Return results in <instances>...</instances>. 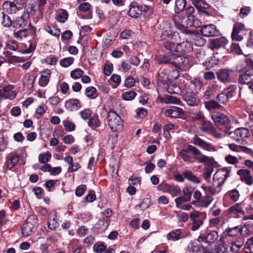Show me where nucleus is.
I'll list each match as a JSON object with an SVG mask.
<instances>
[{
	"label": "nucleus",
	"instance_id": "nucleus-30",
	"mask_svg": "<svg viewBox=\"0 0 253 253\" xmlns=\"http://www.w3.org/2000/svg\"><path fill=\"white\" fill-rule=\"evenodd\" d=\"M3 9L6 12L9 14H15L19 10L17 8L16 6L12 2H5L3 4Z\"/></svg>",
	"mask_w": 253,
	"mask_h": 253
},
{
	"label": "nucleus",
	"instance_id": "nucleus-62",
	"mask_svg": "<svg viewBox=\"0 0 253 253\" xmlns=\"http://www.w3.org/2000/svg\"><path fill=\"white\" fill-rule=\"evenodd\" d=\"M113 71V64L109 62L105 63L103 72L106 76H110Z\"/></svg>",
	"mask_w": 253,
	"mask_h": 253
},
{
	"label": "nucleus",
	"instance_id": "nucleus-48",
	"mask_svg": "<svg viewBox=\"0 0 253 253\" xmlns=\"http://www.w3.org/2000/svg\"><path fill=\"white\" fill-rule=\"evenodd\" d=\"M194 5L198 8L207 9L209 5L204 0H191Z\"/></svg>",
	"mask_w": 253,
	"mask_h": 253
},
{
	"label": "nucleus",
	"instance_id": "nucleus-9",
	"mask_svg": "<svg viewBox=\"0 0 253 253\" xmlns=\"http://www.w3.org/2000/svg\"><path fill=\"white\" fill-rule=\"evenodd\" d=\"M181 151L187 153L192 152L195 159L200 163L205 162L208 159L207 156L203 155L198 148L191 145L185 146Z\"/></svg>",
	"mask_w": 253,
	"mask_h": 253
},
{
	"label": "nucleus",
	"instance_id": "nucleus-64",
	"mask_svg": "<svg viewBox=\"0 0 253 253\" xmlns=\"http://www.w3.org/2000/svg\"><path fill=\"white\" fill-rule=\"evenodd\" d=\"M86 186L85 185H81L77 187L76 189L75 194L77 197H81L86 190Z\"/></svg>",
	"mask_w": 253,
	"mask_h": 253
},
{
	"label": "nucleus",
	"instance_id": "nucleus-34",
	"mask_svg": "<svg viewBox=\"0 0 253 253\" xmlns=\"http://www.w3.org/2000/svg\"><path fill=\"white\" fill-rule=\"evenodd\" d=\"M182 174L183 175L184 178L187 179L189 181H190L194 183H200V179L195 175H194L189 170H186L183 171Z\"/></svg>",
	"mask_w": 253,
	"mask_h": 253
},
{
	"label": "nucleus",
	"instance_id": "nucleus-1",
	"mask_svg": "<svg viewBox=\"0 0 253 253\" xmlns=\"http://www.w3.org/2000/svg\"><path fill=\"white\" fill-rule=\"evenodd\" d=\"M211 119L219 129L228 133L231 128V121L226 115L215 112L211 115Z\"/></svg>",
	"mask_w": 253,
	"mask_h": 253
},
{
	"label": "nucleus",
	"instance_id": "nucleus-60",
	"mask_svg": "<svg viewBox=\"0 0 253 253\" xmlns=\"http://www.w3.org/2000/svg\"><path fill=\"white\" fill-rule=\"evenodd\" d=\"M164 45L167 49L177 52V44L175 45L173 42L166 41L164 42Z\"/></svg>",
	"mask_w": 253,
	"mask_h": 253
},
{
	"label": "nucleus",
	"instance_id": "nucleus-18",
	"mask_svg": "<svg viewBox=\"0 0 253 253\" xmlns=\"http://www.w3.org/2000/svg\"><path fill=\"white\" fill-rule=\"evenodd\" d=\"M17 150L9 154L6 158L5 166L9 169L13 168L19 161V157L17 155Z\"/></svg>",
	"mask_w": 253,
	"mask_h": 253
},
{
	"label": "nucleus",
	"instance_id": "nucleus-23",
	"mask_svg": "<svg viewBox=\"0 0 253 253\" xmlns=\"http://www.w3.org/2000/svg\"><path fill=\"white\" fill-rule=\"evenodd\" d=\"M59 224L57 220L56 212L55 211H52L49 214V220L47 226L48 228L51 230H55L58 227Z\"/></svg>",
	"mask_w": 253,
	"mask_h": 253
},
{
	"label": "nucleus",
	"instance_id": "nucleus-46",
	"mask_svg": "<svg viewBox=\"0 0 253 253\" xmlns=\"http://www.w3.org/2000/svg\"><path fill=\"white\" fill-rule=\"evenodd\" d=\"M205 108L208 110L216 109L220 107V105L215 100H210L204 103Z\"/></svg>",
	"mask_w": 253,
	"mask_h": 253
},
{
	"label": "nucleus",
	"instance_id": "nucleus-59",
	"mask_svg": "<svg viewBox=\"0 0 253 253\" xmlns=\"http://www.w3.org/2000/svg\"><path fill=\"white\" fill-rule=\"evenodd\" d=\"M191 119L194 121H203L205 118L203 113L201 111L195 112L191 114Z\"/></svg>",
	"mask_w": 253,
	"mask_h": 253
},
{
	"label": "nucleus",
	"instance_id": "nucleus-5",
	"mask_svg": "<svg viewBox=\"0 0 253 253\" xmlns=\"http://www.w3.org/2000/svg\"><path fill=\"white\" fill-rule=\"evenodd\" d=\"M231 170L227 168L218 169L213 177V184L217 187H220L224 183L227 177L230 176Z\"/></svg>",
	"mask_w": 253,
	"mask_h": 253
},
{
	"label": "nucleus",
	"instance_id": "nucleus-55",
	"mask_svg": "<svg viewBox=\"0 0 253 253\" xmlns=\"http://www.w3.org/2000/svg\"><path fill=\"white\" fill-rule=\"evenodd\" d=\"M83 74L84 71L82 69L77 68L71 72L70 76L72 79L77 80L80 78Z\"/></svg>",
	"mask_w": 253,
	"mask_h": 253
},
{
	"label": "nucleus",
	"instance_id": "nucleus-42",
	"mask_svg": "<svg viewBox=\"0 0 253 253\" xmlns=\"http://www.w3.org/2000/svg\"><path fill=\"white\" fill-rule=\"evenodd\" d=\"M177 35V33H172L170 30H165L162 33L161 38L162 41H167L172 39L173 36H176Z\"/></svg>",
	"mask_w": 253,
	"mask_h": 253
},
{
	"label": "nucleus",
	"instance_id": "nucleus-28",
	"mask_svg": "<svg viewBox=\"0 0 253 253\" xmlns=\"http://www.w3.org/2000/svg\"><path fill=\"white\" fill-rule=\"evenodd\" d=\"M35 31L32 28L20 30L14 33V37L17 39H21L34 34Z\"/></svg>",
	"mask_w": 253,
	"mask_h": 253
},
{
	"label": "nucleus",
	"instance_id": "nucleus-63",
	"mask_svg": "<svg viewBox=\"0 0 253 253\" xmlns=\"http://www.w3.org/2000/svg\"><path fill=\"white\" fill-rule=\"evenodd\" d=\"M175 203L177 208H179L182 204L185 202H189L190 200L184 196H180L175 199Z\"/></svg>",
	"mask_w": 253,
	"mask_h": 253
},
{
	"label": "nucleus",
	"instance_id": "nucleus-50",
	"mask_svg": "<svg viewBox=\"0 0 253 253\" xmlns=\"http://www.w3.org/2000/svg\"><path fill=\"white\" fill-rule=\"evenodd\" d=\"M136 95V93L135 92L130 90L129 91H126L123 93L122 94V98L126 101H131L133 100Z\"/></svg>",
	"mask_w": 253,
	"mask_h": 253
},
{
	"label": "nucleus",
	"instance_id": "nucleus-39",
	"mask_svg": "<svg viewBox=\"0 0 253 253\" xmlns=\"http://www.w3.org/2000/svg\"><path fill=\"white\" fill-rule=\"evenodd\" d=\"M88 126L93 129L99 127L100 126V122L99 120L98 117L96 115L93 116L90 118L88 122Z\"/></svg>",
	"mask_w": 253,
	"mask_h": 253
},
{
	"label": "nucleus",
	"instance_id": "nucleus-47",
	"mask_svg": "<svg viewBox=\"0 0 253 253\" xmlns=\"http://www.w3.org/2000/svg\"><path fill=\"white\" fill-rule=\"evenodd\" d=\"M5 48L13 51H16L18 49L17 42L14 40H9L5 43Z\"/></svg>",
	"mask_w": 253,
	"mask_h": 253
},
{
	"label": "nucleus",
	"instance_id": "nucleus-32",
	"mask_svg": "<svg viewBox=\"0 0 253 253\" xmlns=\"http://www.w3.org/2000/svg\"><path fill=\"white\" fill-rule=\"evenodd\" d=\"M181 230L178 229L170 231L167 235V238L168 240L176 241L179 240L181 237Z\"/></svg>",
	"mask_w": 253,
	"mask_h": 253
},
{
	"label": "nucleus",
	"instance_id": "nucleus-38",
	"mask_svg": "<svg viewBox=\"0 0 253 253\" xmlns=\"http://www.w3.org/2000/svg\"><path fill=\"white\" fill-rule=\"evenodd\" d=\"M85 95L90 99H95L97 96V90L94 86H88L85 88Z\"/></svg>",
	"mask_w": 253,
	"mask_h": 253
},
{
	"label": "nucleus",
	"instance_id": "nucleus-6",
	"mask_svg": "<svg viewBox=\"0 0 253 253\" xmlns=\"http://www.w3.org/2000/svg\"><path fill=\"white\" fill-rule=\"evenodd\" d=\"M228 135L230 138L236 142L240 144H244L246 139L250 136V133L247 128L240 127L233 131L229 132Z\"/></svg>",
	"mask_w": 253,
	"mask_h": 253
},
{
	"label": "nucleus",
	"instance_id": "nucleus-43",
	"mask_svg": "<svg viewBox=\"0 0 253 253\" xmlns=\"http://www.w3.org/2000/svg\"><path fill=\"white\" fill-rule=\"evenodd\" d=\"M229 148L233 151L235 152H244L248 153L250 149L247 147L237 145L234 144H230L228 145Z\"/></svg>",
	"mask_w": 253,
	"mask_h": 253
},
{
	"label": "nucleus",
	"instance_id": "nucleus-51",
	"mask_svg": "<svg viewBox=\"0 0 253 253\" xmlns=\"http://www.w3.org/2000/svg\"><path fill=\"white\" fill-rule=\"evenodd\" d=\"M172 53H168L164 55L160 56V59L159 60V62L160 64H166L169 63L171 64L172 59L171 56L170 55Z\"/></svg>",
	"mask_w": 253,
	"mask_h": 253
},
{
	"label": "nucleus",
	"instance_id": "nucleus-45",
	"mask_svg": "<svg viewBox=\"0 0 253 253\" xmlns=\"http://www.w3.org/2000/svg\"><path fill=\"white\" fill-rule=\"evenodd\" d=\"M225 232L229 237H235L240 233V226H236L232 228H228L226 229Z\"/></svg>",
	"mask_w": 253,
	"mask_h": 253
},
{
	"label": "nucleus",
	"instance_id": "nucleus-53",
	"mask_svg": "<svg viewBox=\"0 0 253 253\" xmlns=\"http://www.w3.org/2000/svg\"><path fill=\"white\" fill-rule=\"evenodd\" d=\"M110 224V220L108 218H102L99 220L96 223V226H100V228L103 230H106Z\"/></svg>",
	"mask_w": 253,
	"mask_h": 253
},
{
	"label": "nucleus",
	"instance_id": "nucleus-12",
	"mask_svg": "<svg viewBox=\"0 0 253 253\" xmlns=\"http://www.w3.org/2000/svg\"><path fill=\"white\" fill-rule=\"evenodd\" d=\"M16 92L14 90V86L8 85L0 89V100L2 99H8L12 100L16 96Z\"/></svg>",
	"mask_w": 253,
	"mask_h": 253
},
{
	"label": "nucleus",
	"instance_id": "nucleus-25",
	"mask_svg": "<svg viewBox=\"0 0 253 253\" xmlns=\"http://www.w3.org/2000/svg\"><path fill=\"white\" fill-rule=\"evenodd\" d=\"M165 187L166 191L169 193L172 197L181 195V190L177 185L165 184Z\"/></svg>",
	"mask_w": 253,
	"mask_h": 253
},
{
	"label": "nucleus",
	"instance_id": "nucleus-58",
	"mask_svg": "<svg viewBox=\"0 0 253 253\" xmlns=\"http://www.w3.org/2000/svg\"><path fill=\"white\" fill-rule=\"evenodd\" d=\"M193 190V189L191 186L186 185L182 190V193L184 195L183 196L185 197L190 201Z\"/></svg>",
	"mask_w": 253,
	"mask_h": 253
},
{
	"label": "nucleus",
	"instance_id": "nucleus-22",
	"mask_svg": "<svg viewBox=\"0 0 253 253\" xmlns=\"http://www.w3.org/2000/svg\"><path fill=\"white\" fill-rule=\"evenodd\" d=\"M81 104L78 99H70L66 101L65 103V108L70 111H74L80 108Z\"/></svg>",
	"mask_w": 253,
	"mask_h": 253
},
{
	"label": "nucleus",
	"instance_id": "nucleus-3",
	"mask_svg": "<svg viewBox=\"0 0 253 253\" xmlns=\"http://www.w3.org/2000/svg\"><path fill=\"white\" fill-rule=\"evenodd\" d=\"M247 66L244 73L241 74L238 78V82L241 84L249 86L253 81V61L246 59Z\"/></svg>",
	"mask_w": 253,
	"mask_h": 253
},
{
	"label": "nucleus",
	"instance_id": "nucleus-40",
	"mask_svg": "<svg viewBox=\"0 0 253 253\" xmlns=\"http://www.w3.org/2000/svg\"><path fill=\"white\" fill-rule=\"evenodd\" d=\"M251 225L249 223H246L243 226H240V233L243 236H247L252 234L251 230Z\"/></svg>",
	"mask_w": 253,
	"mask_h": 253
},
{
	"label": "nucleus",
	"instance_id": "nucleus-20",
	"mask_svg": "<svg viewBox=\"0 0 253 253\" xmlns=\"http://www.w3.org/2000/svg\"><path fill=\"white\" fill-rule=\"evenodd\" d=\"M227 42V40L223 37L216 38L211 41L209 44V47L213 50L217 49L226 44Z\"/></svg>",
	"mask_w": 253,
	"mask_h": 253
},
{
	"label": "nucleus",
	"instance_id": "nucleus-31",
	"mask_svg": "<svg viewBox=\"0 0 253 253\" xmlns=\"http://www.w3.org/2000/svg\"><path fill=\"white\" fill-rule=\"evenodd\" d=\"M161 102L166 104H179L180 100L170 95H165L161 99Z\"/></svg>",
	"mask_w": 253,
	"mask_h": 253
},
{
	"label": "nucleus",
	"instance_id": "nucleus-17",
	"mask_svg": "<svg viewBox=\"0 0 253 253\" xmlns=\"http://www.w3.org/2000/svg\"><path fill=\"white\" fill-rule=\"evenodd\" d=\"M197 93L195 91H191L190 90H187L185 94L183 96V100L190 106H197L199 101L196 98Z\"/></svg>",
	"mask_w": 253,
	"mask_h": 253
},
{
	"label": "nucleus",
	"instance_id": "nucleus-49",
	"mask_svg": "<svg viewBox=\"0 0 253 253\" xmlns=\"http://www.w3.org/2000/svg\"><path fill=\"white\" fill-rule=\"evenodd\" d=\"M151 204L150 199L147 198L144 199L138 205L135 206V209L139 207L141 210L144 211L149 208Z\"/></svg>",
	"mask_w": 253,
	"mask_h": 253
},
{
	"label": "nucleus",
	"instance_id": "nucleus-8",
	"mask_svg": "<svg viewBox=\"0 0 253 253\" xmlns=\"http://www.w3.org/2000/svg\"><path fill=\"white\" fill-rule=\"evenodd\" d=\"M247 205V201L245 199L242 202L236 203L230 207L228 209V211L230 214L234 215L235 217L239 218L241 216L245 215L244 209H246Z\"/></svg>",
	"mask_w": 253,
	"mask_h": 253
},
{
	"label": "nucleus",
	"instance_id": "nucleus-57",
	"mask_svg": "<svg viewBox=\"0 0 253 253\" xmlns=\"http://www.w3.org/2000/svg\"><path fill=\"white\" fill-rule=\"evenodd\" d=\"M203 241H199L198 239L197 240L191 241L188 246V248H190L193 252L198 251L201 247L200 243Z\"/></svg>",
	"mask_w": 253,
	"mask_h": 253
},
{
	"label": "nucleus",
	"instance_id": "nucleus-11",
	"mask_svg": "<svg viewBox=\"0 0 253 253\" xmlns=\"http://www.w3.org/2000/svg\"><path fill=\"white\" fill-rule=\"evenodd\" d=\"M192 143L198 147L208 151L214 152L216 151L214 146L211 143L206 142L205 140L195 135L192 139Z\"/></svg>",
	"mask_w": 253,
	"mask_h": 253
},
{
	"label": "nucleus",
	"instance_id": "nucleus-21",
	"mask_svg": "<svg viewBox=\"0 0 253 253\" xmlns=\"http://www.w3.org/2000/svg\"><path fill=\"white\" fill-rule=\"evenodd\" d=\"M213 198L209 195L203 196L198 201H193L192 204L196 207L207 208L213 201Z\"/></svg>",
	"mask_w": 253,
	"mask_h": 253
},
{
	"label": "nucleus",
	"instance_id": "nucleus-24",
	"mask_svg": "<svg viewBox=\"0 0 253 253\" xmlns=\"http://www.w3.org/2000/svg\"><path fill=\"white\" fill-rule=\"evenodd\" d=\"M193 49L192 44L190 42H185L177 44V52L186 53L190 52Z\"/></svg>",
	"mask_w": 253,
	"mask_h": 253
},
{
	"label": "nucleus",
	"instance_id": "nucleus-29",
	"mask_svg": "<svg viewBox=\"0 0 253 253\" xmlns=\"http://www.w3.org/2000/svg\"><path fill=\"white\" fill-rule=\"evenodd\" d=\"M35 231V225L31 222H26L22 227V233L24 236H28L34 233Z\"/></svg>",
	"mask_w": 253,
	"mask_h": 253
},
{
	"label": "nucleus",
	"instance_id": "nucleus-37",
	"mask_svg": "<svg viewBox=\"0 0 253 253\" xmlns=\"http://www.w3.org/2000/svg\"><path fill=\"white\" fill-rule=\"evenodd\" d=\"M213 126L211 122L204 120L200 126V129L203 132L209 133Z\"/></svg>",
	"mask_w": 253,
	"mask_h": 253
},
{
	"label": "nucleus",
	"instance_id": "nucleus-52",
	"mask_svg": "<svg viewBox=\"0 0 253 253\" xmlns=\"http://www.w3.org/2000/svg\"><path fill=\"white\" fill-rule=\"evenodd\" d=\"M51 155L49 152H46L44 154H41L39 156V162L42 164L47 163L51 159Z\"/></svg>",
	"mask_w": 253,
	"mask_h": 253
},
{
	"label": "nucleus",
	"instance_id": "nucleus-26",
	"mask_svg": "<svg viewBox=\"0 0 253 253\" xmlns=\"http://www.w3.org/2000/svg\"><path fill=\"white\" fill-rule=\"evenodd\" d=\"M195 11V8L192 6H190L185 9V16L183 18L188 22L187 24L189 25L193 26V22L195 19L194 15Z\"/></svg>",
	"mask_w": 253,
	"mask_h": 253
},
{
	"label": "nucleus",
	"instance_id": "nucleus-41",
	"mask_svg": "<svg viewBox=\"0 0 253 253\" xmlns=\"http://www.w3.org/2000/svg\"><path fill=\"white\" fill-rule=\"evenodd\" d=\"M35 77L32 75L26 76L25 81L24 82V84L29 89H32L34 87Z\"/></svg>",
	"mask_w": 253,
	"mask_h": 253
},
{
	"label": "nucleus",
	"instance_id": "nucleus-14",
	"mask_svg": "<svg viewBox=\"0 0 253 253\" xmlns=\"http://www.w3.org/2000/svg\"><path fill=\"white\" fill-rule=\"evenodd\" d=\"M234 71L227 68H224L216 72L217 79L223 83H229L231 81V77Z\"/></svg>",
	"mask_w": 253,
	"mask_h": 253
},
{
	"label": "nucleus",
	"instance_id": "nucleus-56",
	"mask_svg": "<svg viewBox=\"0 0 253 253\" xmlns=\"http://www.w3.org/2000/svg\"><path fill=\"white\" fill-rule=\"evenodd\" d=\"M231 49L232 52L236 53L237 54H243L245 57L248 56L250 55V54H246L242 52V49L238 43H232L231 45Z\"/></svg>",
	"mask_w": 253,
	"mask_h": 253
},
{
	"label": "nucleus",
	"instance_id": "nucleus-36",
	"mask_svg": "<svg viewBox=\"0 0 253 253\" xmlns=\"http://www.w3.org/2000/svg\"><path fill=\"white\" fill-rule=\"evenodd\" d=\"M174 22L175 27L177 29L182 31L184 30L185 27H191L192 26L188 25V22H187V20H185L184 18H183L180 21H179L178 20L175 18Z\"/></svg>",
	"mask_w": 253,
	"mask_h": 253
},
{
	"label": "nucleus",
	"instance_id": "nucleus-7",
	"mask_svg": "<svg viewBox=\"0 0 253 253\" xmlns=\"http://www.w3.org/2000/svg\"><path fill=\"white\" fill-rule=\"evenodd\" d=\"M206 216V213L205 212L194 211L191 212L189 216L192 222L191 230L192 231L197 230L203 225Z\"/></svg>",
	"mask_w": 253,
	"mask_h": 253
},
{
	"label": "nucleus",
	"instance_id": "nucleus-27",
	"mask_svg": "<svg viewBox=\"0 0 253 253\" xmlns=\"http://www.w3.org/2000/svg\"><path fill=\"white\" fill-rule=\"evenodd\" d=\"M50 76H51L50 70L47 69V70L44 71L42 73V74L39 79V85L42 87L45 86L48 84V83L49 82V80Z\"/></svg>",
	"mask_w": 253,
	"mask_h": 253
},
{
	"label": "nucleus",
	"instance_id": "nucleus-54",
	"mask_svg": "<svg viewBox=\"0 0 253 253\" xmlns=\"http://www.w3.org/2000/svg\"><path fill=\"white\" fill-rule=\"evenodd\" d=\"M74 59L73 57H66L60 61V65L63 67L66 68L73 63Z\"/></svg>",
	"mask_w": 253,
	"mask_h": 253
},
{
	"label": "nucleus",
	"instance_id": "nucleus-2",
	"mask_svg": "<svg viewBox=\"0 0 253 253\" xmlns=\"http://www.w3.org/2000/svg\"><path fill=\"white\" fill-rule=\"evenodd\" d=\"M107 124L111 129L114 132H119L123 128V122L121 117L117 113L110 110L108 112L107 118Z\"/></svg>",
	"mask_w": 253,
	"mask_h": 253
},
{
	"label": "nucleus",
	"instance_id": "nucleus-35",
	"mask_svg": "<svg viewBox=\"0 0 253 253\" xmlns=\"http://www.w3.org/2000/svg\"><path fill=\"white\" fill-rule=\"evenodd\" d=\"M186 4V0H175L174 10L176 13H179L185 8Z\"/></svg>",
	"mask_w": 253,
	"mask_h": 253
},
{
	"label": "nucleus",
	"instance_id": "nucleus-10",
	"mask_svg": "<svg viewBox=\"0 0 253 253\" xmlns=\"http://www.w3.org/2000/svg\"><path fill=\"white\" fill-rule=\"evenodd\" d=\"M246 30L245 26L243 23L240 22L235 23L231 34L232 40L238 42L242 41L243 39L242 34L245 32Z\"/></svg>",
	"mask_w": 253,
	"mask_h": 253
},
{
	"label": "nucleus",
	"instance_id": "nucleus-4",
	"mask_svg": "<svg viewBox=\"0 0 253 253\" xmlns=\"http://www.w3.org/2000/svg\"><path fill=\"white\" fill-rule=\"evenodd\" d=\"M171 64L176 68L182 71H186L189 69L190 64L188 59L184 56L177 55L175 53H171Z\"/></svg>",
	"mask_w": 253,
	"mask_h": 253
},
{
	"label": "nucleus",
	"instance_id": "nucleus-16",
	"mask_svg": "<svg viewBox=\"0 0 253 253\" xmlns=\"http://www.w3.org/2000/svg\"><path fill=\"white\" fill-rule=\"evenodd\" d=\"M218 238L217 232L212 231L207 233L201 234L199 237V241H203L209 244H212L216 242Z\"/></svg>",
	"mask_w": 253,
	"mask_h": 253
},
{
	"label": "nucleus",
	"instance_id": "nucleus-15",
	"mask_svg": "<svg viewBox=\"0 0 253 253\" xmlns=\"http://www.w3.org/2000/svg\"><path fill=\"white\" fill-rule=\"evenodd\" d=\"M184 114L185 111L176 106H172L165 111V115L171 118H182Z\"/></svg>",
	"mask_w": 253,
	"mask_h": 253
},
{
	"label": "nucleus",
	"instance_id": "nucleus-33",
	"mask_svg": "<svg viewBox=\"0 0 253 253\" xmlns=\"http://www.w3.org/2000/svg\"><path fill=\"white\" fill-rule=\"evenodd\" d=\"M141 7L138 5L132 6L127 12L129 16L136 18L141 14Z\"/></svg>",
	"mask_w": 253,
	"mask_h": 253
},
{
	"label": "nucleus",
	"instance_id": "nucleus-19",
	"mask_svg": "<svg viewBox=\"0 0 253 253\" xmlns=\"http://www.w3.org/2000/svg\"><path fill=\"white\" fill-rule=\"evenodd\" d=\"M237 173L240 176L241 181L245 182L249 185L253 184V179L250 170L245 169H240L238 170Z\"/></svg>",
	"mask_w": 253,
	"mask_h": 253
},
{
	"label": "nucleus",
	"instance_id": "nucleus-13",
	"mask_svg": "<svg viewBox=\"0 0 253 253\" xmlns=\"http://www.w3.org/2000/svg\"><path fill=\"white\" fill-rule=\"evenodd\" d=\"M200 31L203 36L206 37L216 36L219 34L216 26L212 24L201 26Z\"/></svg>",
	"mask_w": 253,
	"mask_h": 253
},
{
	"label": "nucleus",
	"instance_id": "nucleus-44",
	"mask_svg": "<svg viewBox=\"0 0 253 253\" xmlns=\"http://www.w3.org/2000/svg\"><path fill=\"white\" fill-rule=\"evenodd\" d=\"M227 194L228 196L229 199L234 202L237 201L240 196L238 190L236 189L229 191L227 193Z\"/></svg>",
	"mask_w": 253,
	"mask_h": 253
},
{
	"label": "nucleus",
	"instance_id": "nucleus-61",
	"mask_svg": "<svg viewBox=\"0 0 253 253\" xmlns=\"http://www.w3.org/2000/svg\"><path fill=\"white\" fill-rule=\"evenodd\" d=\"M45 30L47 33L55 37H59L60 34V30L53 26L48 27Z\"/></svg>",
	"mask_w": 253,
	"mask_h": 253
}]
</instances>
